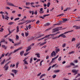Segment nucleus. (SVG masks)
<instances>
[{"label": "nucleus", "mask_w": 80, "mask_h": 80, "mask_svg": "<svg viewBox=\"0 0 80 80\" xmlns=\"http://www.w3.org/2000/svg\"><path fill=\"white\" fill-rule=\"evenodd\" d=\"M61 60H62V57H60L58 58V61H60Z\"/></svg>", "instance_id": "nucleus-36"}, {"label": "nucleus", "mask_w": 80, "mask_h": 80, "mask_svg": "<svg viewBox=\"0 0 80 80\" xmlns=\"http://www.w3.org/2000/svg\"><path fill=\"white\" fill-rule=\"evenodd\" d=\"M20 49H21L18 48V49L14 50L13 52V53H15V52H17L18 51V50H20Z\"/></svg>", "instance_id": "nucleus-13"}, {"label": "nucleus", "mask_w": 80, "mask_h": 80, "mask_svg": "<svg viewBox=\"0 0 80 80\" xmlns=\"http://www.w3.org/2000/svg\"><path fill=\"white\" fill-rule=\"evenodd\" d=\"M44 76H45V74H42L40 76V77L39 78V79H41L42 78V77H43Z\"/></svg>", "instance_id": "nucleus-12"}, {"label": "nucleus", "mask_w": 80, "mask_h": 80, "mask_svg": "<svg viewBox=\"0 0 80 80\" xmlns=\"http://www.w3.org/2000/svg\"><path fill=\"white\" fill-rule=\"evenodd\" d=\"M28 28L29 30H30V29L31 28H32V27H31V25L30 24H29L28 26Z\"/></svg>", "instance_id": "nucleus-33"}, {"label": "nucleus", "mask_w": 80, "mask_h": 80, "mask_svg": "<svg viewBox=\"0 0 80 80\" xmlns=\"http://www.w3.org/2000/svg\"><path fill=\"white\" fill-rule=\"evenodd\" d=\"M19 19H20V18H16L14 20H15V21H16V20H19Z\"/></svg>", "instance_id": "nucleus-44"}, {"label": "nucleus", "mask_w": 80, "mask_h": 80, "mask_svg": "<svg viewBox=\"0 0 80 80\" xmlns=\"http://www.w3.org/2000/svg\"><path fill=\"white\" fill-rule=\"evenodd\" d=\"M67 9L66 8L64 10H63V12H67Z\"/></svg>", "instance_id": "nucleus-62"}, {"label": "nucleus", "mask_w": 80, "mask_h": 80, "mask_svg": "<svg viewBox=\"0 0 80 80\" xmlns=\"http://www.w3.org/2000/svg\"><path fill=\"white\" fill-rule=\"evenodd\" d=\"M16 38L17 40H18V38H19V37H18V36L16 35Z\"/></svg>", "instance_id": "nucleus-54"}, {"label": "nucleus", "mask_w": 80, "mask_h": 80, "mask_svg": "<svg viewBox=\"0 0 80 80\" xmlns=\"http://www.w3.org/2000/svg\"><path fill=\"white\" fill-rule=\"evenodd\" d=\"M24 63H25V64H27V65H28V64L27 61H24Z\"/></svg>", "instance_id": "nucleus-61"}, {"label": "nucleus", "mask_w": 80, "mask_h": 80, "mask_svg": "<svg viewBox=\"0 0 80 80\" xmlns=\"http://www.w3.org/2000/svg\"><path fill=\"white\" fill-rule=\"evenodd\" d=\"M80 74L79 73L78 74L77 76V77H80Z\"/></svg>", "instance_id": "nucleus-63"}, {"label": "nucleus", "mask_w": 80, "mask_h": 80, "mask_svg": "<svg viewBox=\"0 0 80 80\" xmlns=\"http://www.w3.org/2000/svg\"><path fill=\"white\" fill-rule=\"evenodd\" d=\"M56 65H57V64H53L52 66V68H53V67H55V66H56Z\"/></svg>", "instance_id": "nucleus-49"}, {"label": "nucleus", "mask_w": 80, "mask_h": 80, "mask_svg": "<svg viewBox=\"0 0 80 80\" xmlns=\"http://www.w3.org/2000/svg\"><path fill=\"white\" fill-rule=\"evenodd\" d=\"M5 18H10L9 17H8V16L7 15L5 16Z\"/></svg>", "instance_id": "nucleus-48"}, {"label": "nucleus", "mask_w": 80, "mask_h": 80, "mask_svg": "<svg viewBox=\"0 0 80 80\" xmlns=\"http://www.w3.org/2000/svg\"><path fill=\"white\" fill-rule=\"evenodd\" d=\"M11 75H12L13 77H14V74H13V73H11Z\"/></svg>", "instance_id": "nucleus-64"}, {"label": "nucleus", "mask_w": 80, "mask_h": 80, "mask_svg": "<svg viewBox=\"0 0 80 80\" xmlns=\"http://www.w3.org/2000/svg\"><path fill=\"white\" fill-rule=\"evenodd\" d=\"M56 53H58V52H59L60 51V49L58 48V49H56Z\"/></svg>", "instance_id": "nucleus-40"}, {"label": "nucleus", "mask_w": 80, "mask_h": 80, "mask_svg": "<svg viewBox=\"0 0 80 80\" xmlns=\"http://www.w3.org/2000/svg\"><path fill=\"white\" fill-rule=\"evenodd\" d=\"M28 52H26L24 53V56H26L27 55H28Z\"/></svg>", "instance_id": "nucleus-38"}, {"label": "nucleus", "mask_w": 80, "mask_h": 80, "mask_svg": "<svg viewBox=\"0 0 80 80\" xmlns=\"http://www.w3.org/2000/svg\"><path fill=\"white\" fill-rule=\"evenodd\" d=\"M44 12L43 11H39V13H43Z\"/></svg>", "instance_id": "nucleus-58"}, {"label": "nucleus", "mask_w": 80, "mask_h": 80, "mask_svg": "<svg viewBox=\"0 0 80 80\" xmlns=\"http://www.w3.org/2000/svg\"><path fill=\"white\" fill-rule=\"evenodd\" d=\"M79 28H80V26H76V29L77 30V29H79Z\"/></svg>", "instance_id": "nucleus-34"}, {"label": "nucleus", "mask_w": 80, "mask_h": 80, "mask_svg": "<svg viewBox=\"0 0 80 80\" xmlns=\"http://www.w3.org/2000/svg\"><path fill=\"white\" fill-rule=\"evenodd\" d=\"M56 77H57V75H56L54 74L52 76V78H56Z\"/></svg>", "instance_id": "nucleus-28"}, {"label": "nucleus", "mask_w": 80, "mask_h": 80, "mask_svg": "<svg viewBox=\"0 0 80 80\" xmlns=\"http://www.w3.org/2000/svg\"><path fill=\"white\" fill-rule=\"evenodd\" d=\"M50 37V36L49 34L46 35L44 37V38H48V37Z\"/></svg>", "instance_id": "nucleus-42"}, {"label": "nucleus", "mask_w": 80, "mask_h": 80, "mask_svg": "<svg viewBox=\"0 0 80 80\" xmlns=\"http://www.w3.org/2000/svg\"><path fill=\"white\" fill-rule=\"evenodd\" d=\"M63 21H64V22H66V21H67V18H65L63 19Z\"/></svg>", "instance_id": "nucleus-52"}, {"label": "nucleus", "mask_w": 80, "mask_h": 80, "mask_svg": "<svg viewBox=\"0 0 80 80\" xmlns=\"http://www.w3.org/2000/svg\"><path fill=\"white\" fill-rule=\"evenodd\" d=\"M49 15H50V14H47V15H43V17H47V16H49Z\"/></svg>", "instance_id": "nucleus-37"}, {"label": "nucleus", "mask_w": 80, "mask_h": 80, "mask_svg": "<svg viewBox=\"0 0 80 80\" xmlns=\"http://www.w3.org/2000/svg\"><path fill=\"white\" fill-rule=\"evenodd\" d=\"M30 5H34V4H35V3L33 2H31L30 3Z\"/></svg>", "instance_id": "nucleus-60"}, {"label": "nucleus", "mask_w": 80, "mask_h": 80, "mask_svg": "<svg viewBox=\"0 0 80 80\" xmlns=\"http://www.w3.org/2000/svg\"><path fill=\"white\" fill-rule=\"evenodd\" d=\"M3 29L2 28H1V30H0V32H3Z\"/></svg>", "instance_id": "nucleus-45"}, {"label": "nucleus", "mask_w": 80, "mask_h": 80, "mask_svg": "<svg viewBox=\"0 0 80 80\" xmlns=\"http://www.w3.org/2000/svg\"><path fill=\"white\" fill-rule=\"evenodd\" d=\"M35 55H37L36 57L38 58H40V54L39 53H35Z\"/></svg>", "instance_id": "nucleus-14"}, {"label": "nucleus", "mask_w": 80, "mask_h": 80, "mask_svg": "<svg viewBox=\"0 0 80 80\" xmlns=\"http://www.w3.org/2000/svg\"><path fill=\"white\" fill-rule=\"evenodd\" d=\"M73 30H71V31H67L65 32H64V34H66V33H69L70 32H73Z\"/></svg>", "instance_id": "nucleus-11"}, {"label": "nucleus", "mask_w": 80, "mask_h": 80, "mask_svg": "<svg viewBox=\"0 0 80 80\" xmlns=\"http://www.w3.org/2000/svg\"><path fill=\"white\" fill-rule=\"evenodd\" d=\"M25 23V22H20L18 24V25H23V23Z\"/></svg>", "instance_id": "nucleus-24"}, {"label": "nucleus", "mask_w": 80, "mask_h": 80, "mask_svg": "<svg viewBox=\"0 0 80 80\" xmlns=\"http://www.w3.org/2000/svg\"><path fill=\"white\" fill-rule=\"evenodd\" d=\"M3 57H4V54H2V55L0 57V60H1V59Z\"/></svg>", "instance_id": "nucleus-27"}, {"label": "nucleus", "mask_w": 80, "mask_h": 80, "mask_svg": "<svg viewBox=\"0 0 80 80\" xmlns=\"http://www.w3.org/2000/svg\"><path fill=\"white\" fill-rule=\"evenodd\" d=\"M57 34H49L50 36H53L54 35H55Z\"/></svg>", "instance_id": "nucleus-32"}, {"label": "nucleus", "mask_w": 80, "mask_h": 80, "mask_svg": "<svg viewBox=\"0 0 80 80\" xmlns=\"http://www.w3.org/2000/svg\"><path fill=\"white\" fill-rule=\"evenodd\" d=\"M31 48H32V45H30L28 47V49H26V52H27L28 51H29V50H30Z\"/></svg>", "instance_id": "nucleus-4"}, {"label": "nucleus", "mask_w": 80, "mask_h": 80, "mask_svg": "<svg viewBox=\"0 0 80 80\" xmlns=\"http://www.w3.org/2000/svg\"><path fill=\"white\" fill-rule=\"evenodd\" d=\"M74 53V51H72L71 52H70L69 53V55H70L71 54H72V53Z\"/></svg>", "instance_id": "nucleus-43"}, {"label": "nucleus", "mask_w": 80, "mask_h": 80, "mask_svg": "<svg viewBox=\"0 0 80 80\" xmlns=\"http://www.w3.org/2000/svg\"><path fill=\"white\" fill-rule=\"evenodd\" d=\"M78 72V70H77L76 69H72V72L74 74V75H77V74Z\"/></svg>", "instance_id": "nucleus-1"}, {"label": "nucleus", "mask_w": 80, "mask_h": 80, "mask_svg": "<svg viewBox=\"0 0 80 80\" xmlns=\"http://www.w3.org/2000/svg\"><path fill=\"white\" fill-rule=\"evenodd\" d=\"M30 5V3L29 2H26V6H28V5Z\"/></svg>", "instance_id": "nucleus-20"}, {"label": "nucleus", "mask_w": 80, "mask_h": 80, "mask_svg": "<svg viewBox=\"0 0 80 80\" xmlns=\"http://www.w3.org/2000/svg\"><path fill=\"white\" fill-rule=\"evenodd\" d=\"M12 72H14V74H17V73H18V70H12Z\"/></svg>", "instance_id": "nucleus-7"}, {"label": "nucleus", "mask_w": 80, "mask_h": 80, "mask_svg": "<svg viewBox=\"0 0 80 80\" xmlns=\"http://www.w3.org/2000/svg\"><path fill=\"white\" fill-rule=\"evenodd\" d=\"M3 68L5 70H8V65H5Z\"/></svg>", "instance_id": "nucleus-3"}, {"label": "nucleus", "mask_w": 80, "mask_h": 80, "mask_svg": "<svg viewBox=\"0 0 80 80\" xmlns=\"http://www.w3.org/2000/svg\"><path fill=\"white\" fill-rule=\"evenodd\" d=\"M42 74V73L41 72H40V73H39L37 75V76L38 77L40 76V75H41Z\"/></svg>", "instance_id": "nucleus-59"}, {"label": "nucleus", "mask_w": 80, "mask_h": 80, "mask_svg": "<svg viewBox=\"0 0 80 80\" xmlns=\"http://www.w3.org/2000/svg\"><path fill=\"white\" fill-rule=\"evenodd\" d=\"M31 22H32V21H30L29 20H26L25 22V23H26V22H27V23L26 24H26H28V23H31Z\"/></svg>", "instance_id": "nucleus-8"}, {"label": "nucleus", "mask_w": 80, "mask_h": 80, "mask_svg": "<svg viewBox=\"0 0 80 80\" xmlns=\"http://www.w3.org/2000/svg\"><path fill=\"white\" fill-rule=\"evenodd\" d=\"M50 25V23L48 22L46 23L44 25V27H47V26H49Z\"/></svg>", "instance_id": "nucleus-9"}, {"label": "nucleus", "mask_w": 80, "mask_h": 80, "mask_svg": "<svg viewBox=\"0 0 80 80\" xmlns=\"http://www.w3.org/2000/svg\"><path fill=\"white\" fill-rule=\"evenodd\" d=\"M58 56H59L58 55L56 57H54V58H52V61H53V60H55V59H57V58H58Z\"/></svg>", "instance_id": "nucleus-15"}, {"label": "nucleus", "mask_w": 80, "mask_h": 80, "mask_svg": "<svg viewBox=\"0 0 80 80\" xmlns=\"http://www.w3.org/2000/svg\"><path fill=\"white\" fill-rule=\"evenodd\" d=\"M54 73H58L60 72V70H55L53 71Z\"/></svg>", "instance_id": "nucleus-10"}, {"label": "nucleus", "mask_w": 80, "mask_h": 80, "mask_svg": "<svg viewBox=\"0 0 80 80\" xmlns=\"http://www.w3.org/2000/svg\"><path fill=\"white\" fill-rule=\"evenodd\" d=\"M8 41H9L10 42H12V43H14V42L13 41V39H12L11 38H9Z\"/></svg>", "instance_id": "nucleus-17"}, {"label": "nucleus", "mask_w": 80, "mask_h": 80, "mask_svg": "<svg viewBox=\"0 0 80 80\" xmlns=\"http://www.w3.org/2000/svg\"><path fill=\"white\" fill-rule=\"evenodd\" d=\"M23 53H24V51H21L20 52V55L21 56H22Z\"/></svg>", "instance_id": "nucleus-16"}, {"label": "nucleus", "mask_w": 80, "mask_h": 80, "mask_svg": "<svg viewBox=\"0 0 80 80\" xmlns=\"http://www.w3.org/2000/svg\"><path fill=\"white\" fill-rule=\"evenodd\" d=\"M41 36H38L36 38H40V37H41Z\"/></svg>", "instance_id": "nucleus-56"}, {"label": "nucleus", "mask_w": 80, "mask_h": 80, "mask_svg": "<svg viewBox=\"0 0 80 80\" xmlns=\"http://www.w3.org/2000/svg\"><path fill=\"white\" fill-rule=\"evenodd\" d=\"M64 14L63 13L61 14H60L58 16H57V17H61V16H63V15H64Z\"/></svg>", "instance_id": "nucleus-30"}, {"label": "nucleus", "mask_w": 80, "mask_h": 80, "mask_svg": "<svg viewBox=\"0 0 80 80\" xmlns=\"http://www.w3.org/2000/svg\"><path fill=\"white\" fill-rule=\"evenodd\" d=\"M80 45V43H77L76 44V48H77L78 47V46L79 45Z\"/></svg>", "instance_id": "nucleus-22"}, {"label": "nucleus", "mask_w": 80, "mask_h": 80, "mask_svg": "<svg viewBox=\"0 0 80 80\" xmlns=\"http://www.w3.org/2000/svg\"><path fill=\"white\" fill-rule=\"evenodd\" d=\"M5 40L4 39H2L1 40V43L2 42H5Z\"/></svg>", "instance_id": "nucleus-39"}, {"label": "nucleus", "mask_w": 80, "mask_h": 80, "mask_svg": "<svg viewBox=\"0 0 80 80\" xmlns=\"http://www.w3.org/2000/svg\"><path fill=\"white\" fill-rule=\"evenodd\" d=\"M65 45H66V44H63L62 45V47H63V48H64V47H65Z\"/></svg>", "instance_id": "nucleus-46"}, {"label": "nucleus", "mask_w": 80, "mask_h": 80, "mask_svg": "<svg viewBox=\"0 0 80 80\" xmlns=\"http://www.w3.org/2000/svg\"><path fill=\"white\" fill-rule=\"evenodd\" d=\"M10 63V61H9L5 65H8V64H9Z\"/></svg>", "instance_id": "nucleus-57"}, {"label": "nucleus", "mask_w": 80, "mask_h": 80, "mask_svg": "<svg viewBox=\"0 0 80 80\" xmlns=\"http://www.w3.org/2000/svg\"><path fill=\"white\" fill-rule=\"evenodd\" d=\"M40 23V21L38 20L37 21V22H36V24H38Z\"/></svg>", "instance_id": "nucleus-51"}, {"label": "nucleus", "mask_w": 80, "mask_h": 80, "mask_svg": "<svg viewBox=\"0 0 80 80\" xmlns=\"http://www.w3.org/2000/svg\"><path fill=\"white\" fill-rule=\"evenodd\" d=\"M34 14H35V15H37V11H35L34 12Z\"/></svg>", "instance_id": "nucleus-50"}, {"label": "nucleus", "mask_w": 80, "mask_h": 80, "mask_svg": "<svg viewBox=\"0 0 80 80\" xmlns=\"http://www.w3.org/2000/svg\"><path fill=\"white\" fill-rule=\"evenodd\" d=\"M50 2L48 3L47 4V7H50Z\"/></svg>", "instance_id": "nucleus-29"}, {"label": "nucleus", "mask_w": 80, "mask_h": 80, "mask_svg": "<svg viewBox=\"0 0 80 80\" xmlns=\"http://www.w3.org/2000/svg\"><path fill=\"white\" fill-rule=\"evenodd\" d=\"M70 64H71V65H72V66H75V64L73 63V62L71 63Z\"/></svg>", "instance_id": "nucleus-47"}, {"label": "nucleus", "mask_w": 80, "mask_h": 80, "mask_svg": "<svg viewBox=\"0 0 80 80\" xmlns=\"http://www.w3.org/2000/svg\"><path fill=\"white\" fill-rule=\"evenodd\" d=\"M59 28H55L54 29H53V32H52V33H53V32H57L59 30Z\"/></svg>", "instance_id": "nucleus-5"}, {"label": "nucleus", "mask_w": 80, "mask_h": 80, "mask_svg": "<svg viewBox=\"0 0 80 80\" xmlns=\"http://www.w3.org/2000/svg\"><path fill=\"white\" fill-rule=\"evenodd\" d=\"M50 69H51V67L50 66L48 68V71H49V70H50Z\"/></svg>", "instance_id": "nucleus-55"}, {"label": "nucleus", "mask_w": 80, "mask_h": 80, "mask_svg": "<svg viewBox=\"0 0 80 80\" xmlns=\"http://www.w3.org/2000/svg\"><path fill=\"white\" fill-rule=\"evenodd\" d=\"M25 35L26 37H27L28 36V32H25Z\"/></svg>", "instance_id": "nucleus-23"}, {"label": "nucleus", "mask_w": 80, "mask_h": 80, "mask_svg": "<svg viewBox=\"0 0 80 80\" xmlns=\"http://www.w3.org/2000/svg\"><path fill=\"white\" fill-rule=\"evenodd\" d=\"M13 23H14V22H10L8 23L9 25H13Z\"/></svg>", "instance_id": "nucleus-25"}, {"label": "nucleus", "mask_w": 80, "mask_h": 80, "mask_svg": "<svg viewBox=\"0 0 80 80\" xmlns=\"http://www.w3.org/2000/svg\"><path fill=\"white\" fill-rule=\"evenodd\" d=\"M18 64H19V63H18V62H17L16 63V67L17 68H18Z\"/></svg>", "instance_id": "nucleus-26"}, {"label": "nucleus", "mask_w": 80, "mask_h": 80, "mask_svg": "<svg viewBox=\"0 0 80 80\" xmlns=\"http://www.w3.org/2000/svg\"><path fill=\"white\" fill-rule=\"evenodd\" d=\"M26 18H27V17H26V16H24V18H23L22 20L23 21L24 20V19H26Z\"/></svg>", "instance_id": "nucleus-53"}, {"label": "nucleus", "mask_w": 80, "mask_h": 80, "mask_svg": "<svg viewBox=\"0 0 80 80\" xmlns=\"http://www.w3.org/2000/svg\"><path fill=\"white\" fill-rule=\"evenodd\" d=\"M5 61V59H4L2 61V62L1 63V65H3V64H4V63Z\"/></svg>", "instance_id": "nucleus-19"}, {"label": "nucleus", "mask_w": 80, "mask_h": 80, "mask_svg": "<svg viewBox=\"0 0 80 80\" xmlns=\"http://www.w3.org/2000/svg\"><path fill=\"white\" fill-rule=\"evenodd\" d=\"M8 5L10 6H13L14 7H15V5H13V4L12 3H8Z\"/></svg>", "instance_id": "nucleus-18"}, {"label": "nucleus", "mask_w": 80, "mask_h": 80, "mask_svg": "<svg viewBox=\"0 0 80 80\" xmlns=\"http://www.w3.org/2000/svg\"><path fill=\"white\" fill-rule=\"evenodd\" d=\"M2 48H4V49L5 50H6V49H7V47H6V46H5V45H2Z\"/></svg>", "instance_id": "nucleus-21"}, {"label": "nucleus", "mask_w": 80, "mask_h": 80, "mask_svg": "<svg viewBox=\"0 0 80 80\" xmlns=\"http://www.w3.org/2000/svg\"><path fill=\"white\" fill-rule=\"evenodd\" d=\"M51 55L52 57H53V56H55L56 55V53H55V52L54 51H53L51 53Z\"/></svg>", "instance_id": "nucleus-6"}, {"label": "nucleus", "mask_w": 80, "mask_h": 80, "mask_svg": "<svg viewBox=\"0 0 80 80\" xmlns=\"http://www.w3.org/2000/svg\"><path fill=\"white\" fill-rule=\"evenodd\" d=\"M75 41V38H72V42H74Z\"/></svg>", "instance_id": "nucleus-41"}, {"label": "nucleus", "mask_w": 80, "mask_h": 80, "mask_svg": "<svg viewBox=\"0 0 80 80\" xmlns=\"http://www.w3.org/2000/svg\"><path fill=\"white\" fill-rule=\"evenodd\" d=\"M73 62H74V63H78V60H75L73 61Z\"/></svg>", "instance_id": "nucleus-31"}, {"label": "nucleus", "mask_w": 80, "mask_h": 80, "mask_svg": "<svg viewBox=\"0 0 80 80\" xmlns=\"http://www.w3.org/2000/svg\"><path fill=\"white\" fill-rule=\"evenodd\" d=\"M60 37H63V38H66V36H65V35H64V33H62L59 35L58 37V38H60Z\"/></svg>", "instance_id": "nucleus-2"}, {"label": "nucleus", "mask_w": 80, "mask_h": 80, "mask_svg": "<svg viewBox=\"0 0 80 80\" xmlns=\"http://www.w3.org/2000/svg\"><path fill=\"white\" fill-rule=\"evenodd\" d=\"M32 58H31L30 59V63H32Z\"/></svg>", "instance_id": "nucleus-35"}]
</instances>
